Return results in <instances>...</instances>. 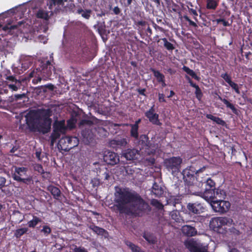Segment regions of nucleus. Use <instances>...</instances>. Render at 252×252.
<instances>
[{"label":"nucleus","mask_w":252,"mask_h":252,"mask_svg":"<svg viewBox=\"0 0 252 252\" xmlns=\"http://www.w3.org/2000/svg\"><path fill=\"white\" fill-rule=\"evenodd\" d=\"M114 202L111 209L120 213L140 216L151 210L149 204L139 194L128 188L115 187Z\"/></svg>","instance_id":"obj_1"},{"label":"nucleus","mask_w":252,"mask_h":252,"mask_svg":"<svg viewBox=\"0 0 252 252\" xmlns=\"http://www.w3.org/2000/svg\"><path fill=\"white\" fill-rule=\"evenodd\" d=\"M51 113L49 109L32 110L27 113L26 121L30 130L47 132L51 127Z\"/></svg>","instance_id":"obj_2"},{"label":"nucleus","mask_w":252,"mask_h":252,"mask_svg":"<svg viewBox=\"0 0 252 252\" xmlns=\"http://www.w3.org/2000/svg\"><path fill=\"white\" fill-rule=\"evenodd\" d=\"M233 224L232 219L226 217H215L212 218L210 222V226L214 231H219L225 226H231Z\"/></svg>","instance_id":"obj_3"},{"label":"nucleus","mask_w":252,"mask_h":252,"mask_svg":"<svg viewBox=\"0 0 252 252\" xmlns=\"http://www.w3.org/2000/svg\"><path fill=\"white\" fill-rule=\"evenodd\" d=\"M28 169L24 167H15L14 172L12 175L13 179L18 182L28 184L32 181V178L31 176H28L27 173Z\"/></svg>","instance_id":"obj_4"},{"label":"nucleus","mask_w":252,"mask_h":252,"mask_svg":"<svg viewBox=\"0 0 252 252\" xmlns=\"http://www.w3.org/2000/svg\"><path fill=\"white\" fill-rule=\"evenodd\" d=\"M79 140L76 137H63L59 141L58 147L62 150L68 151L77 146Z\"/></svg>","instance_id":"obj_5"},{"label":"nucleus","mask_w":252,"mask_h":252,"mask_svg":"<svg viewBox=\"0 0 252 252\" xmlns=\"http://www.w3.org/2000/svg\"><path fill=\"white\" fill-rule=\"evenodd\" d=\"M54 131L51 136V145H53L56 139L58 138L61 134L64 133L66 129L65 125V121H57L54 124Z\"/></svg>","instance_id":"obj_6"},{"label":"nucleus","mask_w":252,"mask_h":252,"mask_svg":"<svg viewBox=\"0 0 252 252\" xmlns=\"http://www.w3.org/2000/svg\"><path fill=\"white\" fill-rule=\"evenodd\" d=\"M211 205L215 212L221 213L227 212L230 207V204L228 201L222 199L212 201Z\"/></svg>","instance_id":"obj_7"},{"label":"nucleus","mask_w":252,"mask_h":252,"mask_svg":"<svg viewBox=\"0 0 252 252\" xmlns=\"http://www.w3.org/2000/svg\"><path fill=\"white\" fill-rule=\"evenodd\" d=\"M182 159L180 157H172L164 161L166 167L172 173L179 171Z\"/></svg>","instance_id":"obj_8"},{"label":"nucleus","mask_w":252,"mask_h":252,"mask_svg":"<svg viewBox=\"0 0 252 252\" xmlns=\"http://www.w3.org/2000/svg\"><path fill=\"white\" fill-rule=\"evenodd\" d=\"M184 244L190 252H207L206 251H201L200 244L193 239H188L184 241Z\"/></svg>","instance_id":"obj_9"},{"label":"nucleus","mask_w":252,"mask_h":252,"mask_svg":"<svg viewBox=\"0 0 252 252\" xmlns=\"http://www.w3.org/2000/svg\"><path fill=\"white\" fill-rule=\"evenodd\" d=\"M202 169H200L199 170L196 171L188 169L184 170L183 174L184 176V180L185 183L189 186L194 184L195 183L194 182L196 180V178L190 173V171L192 173L195 172L196 173H198Z\"/></svg>","instance_id":"obj_10"},{"label":"nucleus","mask_w":252,"mask_h":252,"mask_svg":"<svg viewBox=\"0 0 252 252\" xmlns=\"http://www.w3.org/2000/svg\"><path fill=\"white\" fill-rule=\"evenodd\" d=\"M104 159L108 164L111 165H115L120 161L118 155L112 152H107L104 156Z\"/></svg>","instance_id":"obj_11"},{"label":"nucleus","mask_w":252,"mask_h":252,"mask_svg":"<svg viewBox=\"0 0 252 252\" xmlns=\"http://www.w3.org/2000/svg\"><path fill=\"white\" fill-rule=\"evenodd\" d=\"M145 114L150 122L153 124L158 126L161 125L158 120V115L154 113V106H153L149 111L146 112Z\"/></svg>","instance_id":"obj_12"},{"label":"nucleus","mask_w":252,"mask_h":252,"mask_svg":"<svg viewBox=\"0 0 252 252\" xmlns=\"http://www.w3.org/2000/svg\"><path fill=\"white\" fill-rule=\"evenodd\" d=\"M122 156L125 158L127 160H134L137 159L140 156L138 150L135 149H128L123 152Z\"/></svg>","instance_id":"obj_13"},{"label":"nucleus","mask_w":252,"mask_h":252,"mask_svg":"<svg viewBox=\"0 0 252 252\" xmlns=\"http://www.w3.org/2000/svg\"><path fill=\"white\" fill-rule=\"evenodd\" d=\"M110 146L113 148L124 147L127 144V141L125 138L114 139L109 142Z\"/></svg>","instance_id":"obj_14"},{"label":"nucleus","mask_w":252,"mask_h":252,"mask_svg":"<svg viewBox=\"0 0 252 252\" xmlns=\"http://www.w3.org/2000/svg\"><path fill=\"white\" fill-rule=\"evenodd\" d=\"M182 231L184 234L188 236H193L197 233V231L194 227L188 225L183 226Z\"/></svg>","instance_id":"obj_15"},{"label":"nucleus","mask_w":252,"mask_h":252,"mask_svg":"<svg viewBox=\"0 0 252 252\" xmlns=\"http://www.w3.org/2000/svg\"><path fill=\"white\" fill-rule=\"evenodd\" d=\"M214 189H206L205 191L203 193L202 197L211 204V202L215 200L214 199Z\"/></svg>","instance_id":"obj_16"},{"label":"nucleus","mask_w":252,"mask_h":252,"mask_svg":"<svg viewBox=\"0 0 252 252\" xmlns=\"http://www.w3.org/2000/svg\"><path fill=\"white\" fill-rule=\"evenodd\" d=\"M82 135L84 137V140L86 144L90 143L94 138V134L92 130L90 129L83 130L82 132Z\"/></svg>","instance_id":"obj_17"},{"label":"nucleus","mask_w":252,"mask_h":252,"mask_svg":"<svg viewBox=\"0 0 252 252\" xmlns=\"http://www.w3.org/2000/svg\"><path fill=\"white\" fill-rule=\"evenodd\" d=\"M89 228L98 235L103 236L105 237L108 236V232L102 228L94 225H90Z\"/></svg>","instance_id":"obj_18"},{"label":"nucleus","mask_w":252,"mask_h":252,"mask_svg":"<svg viewBox=\"0 0 252 252\" xmlns=\"http://www.w3.org/2000/svg\"><path fill=\"white\" fill-rule=\"evenodd\" d=\"M214 199L219 200L222 199L225 196V192L223 189H217L214 190Z\"/></svg>","instance_id":"obj_19"},{"label":"nucleus","mask_w":252,"mask_h":252,"mask_svg":"<svg viewBox=\"0 0 252 252\" xmlns=\"http://www.w3.org/2000/svg\"><path fill=\"white\" fill-rule=\"evenodd\" d=\"M52 14V11L47 12L44 9H39L36 13V16L39 18L47 20Z\"/></svg>","instance_id":"obj_20"},{"label":"nucleus","mask_w":252,"mask_h":252,"mask_svg":"<svg viewBox=\"0 0 252 252\" xmlns=\"http://www.w3.org/2000/svg\"><path fill=\"white\" fill-rule=\"evenodd\" d=\"M189 210L194 214L199 213L202 206L199 204H189L188 205Z\"/></svg>","instance_id":"obj_21"},{"label":"nucleus","mask_w":252,"mask_h":252,"mask_svg":"<svg viewBox=\"0 0 252 252\" xmlns=\"http://www.w3.org/2000/svg\"><path fill=\"white\" fill-rule=\"evenodd\" d=\"M152 192L156 196H159L163 193V190L157 183H154L152 188Z\"/></svg>","instance_id":"obj_22"},{"label":"nucleus","mask_w":252,"mask_h":252,"mask_svg":"<svg viewBox=\"0 0 252 252\" xmlns=\"http://www.w3.org/2000/svg\"><path fill=\"white\" fill-rule=\"evenodd\" d=\"M28 231V228L24 227L17 229L14 232V236L17 238H19L21 237L23 235L26 233Z\"/></svg>","instance_id":"obj_23"},{"label":"nucleus","mask_w":252,"mask_h":252,"mask_svg":"<svg viewBox=\"0 0 252 252\" xmlns=\"http://www.w3.org/2000/svg\"><path fill=\"white\" fill-rule=\"evenodd\" d=\"M138 126H137V124L131 125V135L135 138H137L138 136Z\"/></svg>","instance_id":"obj_24"},{"label":"nucleus","mask_w":252,"mask_h":252,"mask_svg":"<svg viewBox=\"0 0 252 252\" xmlns=\"http://www.w3.org/2000/svg\"><path fill=\"white\" fill-rule=\"evenodd\" d=\"M143 237L146 239V240L150 244H155L157 241L156 238L152 234L148 233L145 234Z\"/></svg>","instance_id":"obj_25"},{"label":"nucleus","mask_w":252,"mask_h":252,"mask_svg":"<svg viewBox=\"0 0 252 252\" xmlns=\"http://www.w3.org/2000/svg\"><path fill=\"white\" fill-rule=\"evenodd\" d=\"M41 220L39 218L34 216L32 220L29 221L28 223L30 227H34Z\"/></svg>","instance_id":"obj_26"},{"label":"nucleus","mask_w":252,"mask_h":252,"mask_svg":"<svg viewBox=\"0 0 252 252\" xmlns=\"http://www.w3.org/2000/svg\"><path fill=\"white\" fill-rule=\"evenodd\" d=\"M206 117L209 119L212 120V121L215 122L216 123L220 125H223L224 124V122L218 117H216L215 116H213L211 114H207L206 115Z\"/></svg>","instance_id":"obj_27"},{"label":"nucleus","mask_w":252,"mask_h":252,"mask_svg":"<svg viewBox=\"0 0 252 252\" xmlns=\"http://www.w3.org/2000/svg\"><path fill=\"white\" fill-rule=\"evenodd\" d=\"M183 69L186 73L191 76L192 78L197 80H199V77L192 70L190 69L188 67L185 66L183 67Z\"/></svg>","instance_id":"obj_28"},{"label":"nucleus","mask_w":252,"mask_h":252,"mask_svg":"<svg viewBox=\"0 0 252 252\" xmlns=\"http://www.w3.org/2000/svg\"><path fill=\"white\" fill-rule=\"evenodd\" d=\"M48 189L54 196L58 197L60 195L61 191L57 187L50 186L48 188Z\"/></svg>","instance_id":"obj_29"},{"label":"nucleus","mask_w":252,"mask_h":252,"mask_svg":"<svg viewBox=\"0 0 252 252\" xmlns=\"http://www.w3.org/2000/svg\"><path fill=\"white\" fill-rule=\"evenodd\" d=\"M152 71L153 72L154 76L157 78L158 82H159L163 81L164 78V76L162 74L154 69H152Z\"/></svg>","instance_id":"obj_30"},{"label":"nucleus","mask_w":252,"mask_h":252,"mask_svg":"<svg viewBox=\"0 0 252 252\" xmlns=\"http://www.w3.org/2000/svg\"><path fill=\"white\" fill-rule=\"evenodd\" d=\"M161 40L164 43V46L168 50H173L174 49L173 45L168 42L166 38H162Z\"/></svg>","instance_id":"obj_31"},{"label":"nucleus","mask_w":252,"mask_h":252,"mask_svg":"<svg viewBox=\"0 0 252 252\" xmlns=\"http://www.w3.org/2000/svg\"><path fill=\"white\" fill-rule=\"evenodd\" d=\"M91 12V11L90 10L86 11H84L81 9L78 10V13L79 14H81L82 17L87 19H88L90 17Z\"/></svg>","instance_id":"obj_32"},{"label":"nucleus","mask_w":252,"mask_h":252,"mask_svg":"<svg viewBox=\"0 0 252 252\" xmlns=\"http://www.w3.org/2000/svg\"><path fill=\"white\" fill-rule=\"evenodd\" d=\"M63 0H51V3L49 6V8L52 9L53 6L57 5L58 6L63 4Z\"/></svg>","instance_id":"obj_33"},{"label":"nucleus","mask_w":252,"mask_h":252,"mask_svg":"<svg viewBox=\"0 0 252 252\" xmlns=\"http://www.w3.org/2000/svg\"><path fill=\"white\" fill-rule=\"evenodd\" d=\"M217 5V2L215 0H208L207 7L208 9H215Z\"/></svg>","instance_id":"obj_34"},{"label":"nucleus","mask_w":252,"mask_h":252,"mask_svg":"<svg viewBox=\"0 0 252 252\" xmlns=\"http://www.w3.org/2000/svg\"><path fill=\"white\" fill-rule=\"evenodd\" d=\"M32 63V58L30 57H26L24 59L22 63L25 67H29V65Z\"/></svg>","instance_id":"obj_35"},{"label":"nucleus","mask_w":252,"mask_h":252,"mask_svg":"<svg viewBox=\"0 0 252 252\" xmlns=\"http://www.w3.org/2000/svg\"><path fill=\"white\" fill-rule=\"evenodd\" d=\"M219 98L226 105V106L231 110H233L235 109L234 106L230 103L225 98H222L221 97L219 96Z\"/></svg>","instance_id":"obj_36"},{"label":"nucleus","mask_w":252,"mask_h":252,"mask_svg":"<svg viewBox=\"0 0 252 252\" xmlns=\"http://www.w3.org/2000/svg\"><path fill=\"white\" fill-rule=\"evenodd\" d=\"M151 204L158 209H162L163 208L162 205L156 199L152 200Z\"/></svg>","instance_id":"obj_37"},{"label":"nucleus","mask_w":252,"mask_h":252,"mask_svg":"<svg viewBox=\"0 0 252 252\" xmlns=\"http://www.w3.org/2000/svg\"><path fill=\"white\" fill-rule=\"evenodd\" d=\"M78 1L83 6L91 5L93 3V2L90 1V0H78Z\"/></svg>","instance_id":"obj_38"},{"label":"nucleus","mask_w":252,"mask_h":252,"mask_svg":"<svg viewBox=\"0 0 252 252\" xmlns=\"http://www.w3.org/2000/svg\"><path fill=\"white\" fill-rule=\"evenodd\" d=\"M204 184H205L206 186H208L211 189L212 188L214 187L215 185V183L214 182V181H213L210 178H208V179H207L204 182Z\"/></svg>","instance_id":"obj_39"},{"label":"nucleus","mask_w":252,"mask_h":252,"mask_svg":"<svg viewBox=\"0 0 252 252\" xmlns=\"http://www.w3.org/2000/svg\"><path fill=\"white\" fill-rule=\"evenodd\" d=\"M229 85L232 87V89H233L236 93L238 94H240V91L239 89V87L238 86V85L236 84L235 83L231 81Z\"/></svg>","instance_id":"obj_40"},{"label":"nucleus","mask_w":252,"mask_h":252,"mask_svg":"<svg viewBox=\"0 0 252 252\" xmlns=\"http://www.w3.org/2000/svg\"><path fill=\"white\" fill-rule=\"evenodd\" d=\"M221 77L228 84L232 81L231 77L227 73L222 74Z\"/></svg>","instance_id":"obj_41"},{"label":"nucleus","mask_w":252,"mask_h":252,"mask_svg":"<svg viewBox=\"0 0 252 252\" xmlns=\"http://www.w3.org/2000/svg\"><path fill=\"white\" fill-rule=\"evenodd\" d=\"M41 232H43L46 235H48L51 233V230L49 226H44L43 229L41 230Z\"/></svg>","instance_id":"obj_42"},{"label":"nucleus","mask_w":252,"mask_h":252,"mask_svg":"<svg viewBox=\"0 0 252 252\" xmlns=\"http://www.w3.org/2000/svg\"><path fill=\"white\" fill-rule=\"evenodd\" d=\"M91 183L92 184L93 187H97L100 184L99 180L96 178H94L92 180Z\"/></svg>","instance_id":"obj_43"},{"label":"nucleus","mask_w":252,"mask_h":252,"mask_svg":"<svg viewBox=\"0 0 252 252\" xmlns=\"http://www.w3.org/2000/svg\"><path fill=\"white\" fill-rule=\"evenodd\" d=\"M73 252H88L84 248L75 247V248L73 250Z\"/></svg>","instance_id":"obj_44"},{"label":"nucleus","mask_w":252,"mask_h":252,"mask_svg":"<svg viewBox=\"0 0 252 252\" xmlns=\"http://www.w3.org/2000/svg\"><path fill=\"white\" fill-rule=\"evenodd\" d=\"M195 94L197 98L200 100L202 97V93L199 87L198 88L195 89Z\"/></svg>","instance_id":"obj_45"},{"label":"nucleus","mask_w":252,"mask_h":252,"mask_svg":"<svg viewBox=\"0 0 252 252\" xmlns=\"http://www.w3.org/2000/svg\"><path fill=\"white\" fill-rule=\"evenodd\" d=\"M34 169L37 171L39 173H43V169L42 166L40 164H36L34 166Z\"/></svg>","instance_id":"obj_46"},{"label":"nucleus","mask_w":252,"mask_h":252,"mask_svg":"<svg viewBox=\"0 0 252 252\" xmlns=\"http://www.w3.org/2000/svg\"><path fill=\"white\" fill-rule=\"evenodd\" d=\"M16 28H17V26L15 25H14V26L7 25V26H5L3 27L2 30L4 31H7L8 30H11L12 29Z\"/></svg>","instance_id":"obj_47"},{"label":"nucleus","mask_w":252,"mask_h":252,"mask_svg":"<svg viewBox=\"0 0 252 252\" xmlns=\"http://www.w3.org/2000/svg\"><path fill=\"white\" fill-rule=\"evenodd\" d=\"M6 79L7 80H9L12 82H15V84H17V83H20V82L18 80H17L16 79H15L13 76H9L6 77Z\"/></svg>","instance_id":"obj_48"},{"label":"nucleus","mask_w":252,"mask_h":252,"mask_svg":"<svg viewBox=\"0 0 252 252\" xmlns=\"http://www.w3.org/2000/svg\"><path fill=\"white\" fill-rule=\"evenodd\" d=\"M38 38L40 42H42L44 44L46 43L48 40L47 37L43 35H39Z\"/></svg>","instance_id":"obj_49"},{"label":"nucleus","mask_w":252,"mask_h":252,"mask_svg":"<svg viewBox=\"0 0 252 252\" xmlns=\"http://www.w3.org/2000/svg\"><path fill=\"white\" fill-rule=\"evenodd\" d=\"M189 13L194 16V19H196V16L198 15L196 10L193 9L189 8Z\"/></svg>","instance_id":"obj_50"},{"label":"nucleus","mask_w":252,"mask_h":252,"mask_svg":"<svg viewBox=\"0 0 252 252\" xmlns=\"http://www.w3.org/2000/svg\"><path fill=\"white\" fill-rule=\"evenodd\" d=\"M158 100L159 102H165L164 95L163 94H158Z\"/></svg>","instance_id":"obj_51"},{"label":"nucleus","mask_w":252,"mask_h":252,"mask_svg":"<svg viewBox=\"0 0 252 252\" xmlns=\"http://www.w3.org/2000/svg\"><path fill=\"white\" fill-rule=\"evenodd\" d=\"M184 18L186 21L189 22L190 25L194 27L196 26V24L194 22L191 21L188 16H184Z\"/></svg>","instance_id":"obj_52"},{"label":"nucleus","mask_w":252,"mask_h":252,"mask_svg":"<svg viewBox=\"0 0 252 252\" xmlns=\"http://www.w3.org/2000/svg\"><path fill=\"white\" fill-rule=\"evenodd\" d=\"M8 86L9 88L14 91H16L18 89V87L14 84H9Z\"/></svg>","instance_id":"obj_53"},{"label":"nucleus","mask_w":252,"mask_h":252,"mask_svg":"<svg viewBox=\"0 0 252 252\" xmlns=\"http://www.w3.org/2000/svg\"><path fill=\"white\" fill-rule=\"evenodd\" d=\"M6 182V180L3 177H0V188L4 186Z\"/></svg>","instance_id":"obj_54"},{"label":"nucleus","mask_w":252,"mask_h":252,"mask_svg":"<svg viewBox=\"0 0 252 252\" xmlns=\"http://www.w3.org/2000/svg\"><path fill=\"white\" fill-rule=\"evenodd\" d=\"M171 216L172 219L175 220L176 221H177L178 218H176L177 217L176 212H172L171 215Z\"/></svg>","instance_id":"obj_55"},{"label":"nucleus","mask_w":252,"mask_h":252,"mask_svg":"<svg viewBox=\"0 0 252 252\" xmlns=\"http://www.w3.org/2000/svg\"><path fill=\"white\" fill-rule=\"evenodd\" d=\"M187 78L189 81V83H190V86L195 88V89L198 88V87H199L197 85L193 83V82L191 81V80L189 77H187Z\"/></svg>","instance_id":"obj_56"},{"label":"nucleus","mask_w":252,"mask_h":252,"mask_svg":"<svg viewBox=\"0 0 252 252\" xmlns=\"http://www.w3.org/2000/svg\"><path fill=\"white\" fill-rule=\"evenodd\" d=\"M113 11L115 14H118L120 12V9L118 6H116L114 8Z\"/></svg>","instance_id":"obj_57"},{"label":"nucleus","mask_w":252,"mask_h":252,"mask_svg":"<svg viewBox=\"0 0 252 252\" xmlns=\"http://www.w3.org/2000/svg\"><path fill=\"white\" fill-rule=\"evenodd\" d=\"M81 125H90L91 124V122L87 120H83L81 123Z\"/></svg>","instance_id":"obj_58"},{"label":"nucleus","mask_w":252,"mask_h":252,"mask_svg":"<svg viewBox=\"0 0 252 252\" xmlns=\"http://www.w3.org/2000/svg\"><path fill=\"white\" fill-rule=\"evenodd\" d=\"M73 125H74L73 124H71V121L69 120V121H67V126L70 128H72L73 127Z\"/></svg>","instance_id":"obj_59"},{"label":"nucleus","mask_w":252,"mask_h":252,"mask_svg":"<svg viewBox=\"0 0 252 252\" xmlns=\"http://www.w3.org/2000/svg\"><path fill=\"white\" fill-rule=\"evenodd\" d=\"M41 80V77H38L37 79H33L32 80V82L34 83H37L38 82H40Z\"/></svg>","instance_id":"obj_60"},{"label":"nucleus","mask_w":252,"mask_h":252,"mask_svg":"<svg viewBox=\"0 0 252 252\" xmlns=\"http://www.w3.org/2000/svg\"><path fill=\"white\" fill-rule=\"evenodd\" d=\"M104 177L105 180H108L109 178V175L108 173L105 172L104 173Z\"/></svg>","instance_id":"obj_61"},{"label":"nucleus","mask_w":252,"mask_h":252,"mask_svg":"<svg viewBox=\"0 0 252 252\" xmlns=\"http://www.w3.org/2000/svg\"><path fill=\"white\" fill-rule=\"evenodd\" d=\"M232 232L233 233H235L236 234H239V231L238 230H237V229H235L234 228H233L232 229Z\"/></svg>","instance_id":"obj_62"},{"label":"nucleus","mask_w":252,"mask_h":252,"mask_svg":"<svg viewBox=\"0 0 252 252\" xmlns=\"http://www.w3.org/2000/svg\"><path fill=\"white\" fill-rule=\"evenodd\" d=\"M23 95H24L23 94H17V95H15V96L17 99H20V98H21Z\"/></svg>","instance_id":"obj_63"},{"label":"nucleus","mask_w":252,"mask_h":252,"mask_svg":"<svg viewBox=\"0 0 252 252\" xmlns=\"http://www.w3.org/2000/svg\"><path fill=\"white\" fill-rule=\"evenodd\" d=\"M229 252H239L238 250L236 249H232Z\"/></svg>","instance_id":"obj_64"}]
</instances>
